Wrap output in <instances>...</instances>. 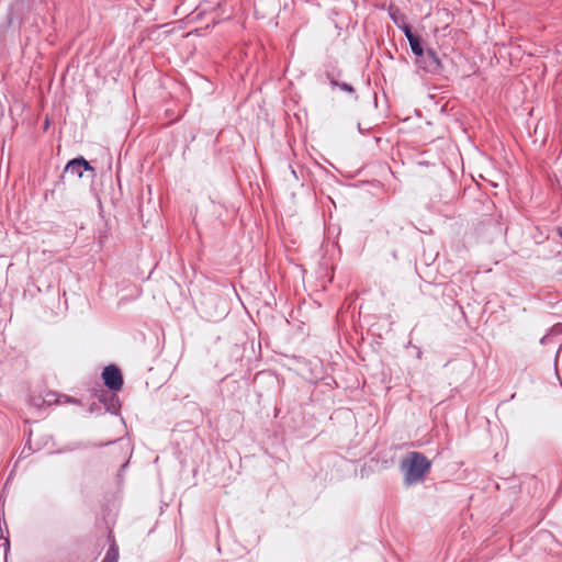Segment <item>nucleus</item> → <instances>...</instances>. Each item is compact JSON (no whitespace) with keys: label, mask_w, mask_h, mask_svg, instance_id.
<instances>
[{"label":"nucleus","mask_w":562,"mask_h":562,"mask_svg":"<svg viewBox=\"0 0 562 562\" xmlns=\"http://www.w3.org/2000/svg\"><path fill=\"white\" fill-rule=\"evenodd\" d=\"M430 468L431 462L422 452L412 451L407 453L401 462L404 483L413 485L423 482Z\"/></svg>","instance_id":"1"},{"label":"nucleus","mask_w":562,"mask_h":562,"mask_svg":"<svg viewBox=\"0 0 562 562\" xmlns=\"http://www.w3.org/2000/svg\"><path fill=\"white\" fill-rule=\"evenodd\" d=\"M104 384L112 391H119L123 385L122 373L115 366H108L102 372Z\"/></svg>","instance_id":"2"},{"label":"nucleus","mask_w":562,"mask_h":562,"mask_svg":"<svg viewBox=\"0 0 562 562\" xmlns=\"http://www.w3.org/2000/svg\"><path fill=\"white\" fill-rule=\"evenodd\" d=\"M83 171H91L94 173V169L83 157L70 160L65 168L66 173H70L77 178H81L83 176Z\"/></svg>","instance_id":"3"},{"label":"nucleus","mask_w":562,"mask_h":562,"mask_svg":"<svg viewBox=\"0 0 562 562\" xmlns=\"http://www.w3.org/2000/svg\"><path fill=\"white\" fill-rule=\"evenodd\" d=\"M426 56L429 59V67L431 70H437L441 67V61L434 49H427Z\"/></svg>","instance_id":"4"},{"label":"nucleus","mask_w":562,"mask_h":562,"mask_svg":"<svg viewBox=\"0 0 562 562\" xmlns=\"http://www.w3.org/2000/svg\"><path fill=\"white\" fill-rule=\"evenodd\" d=\"M119 561V549L115 544H112L103 558L102 562H117Z\"/></svg>","instance_id":"5"},{"label":"nucleus","mask_w":562,"mask_h":562,"mask_svg":"<svg viewBox=\"0 0 562 562\" xmlns=\"http://www.w3.org/2000/svg\"><path fill=\"white\" fill-rule=\"evenodd\" d=\"M409 46H411V49L412 52L416 55V56H423L424 55V49L422 47V43H420V40L418 36H415L413 38H409Z\"/></svg>","instance_id":"6"},{"label":"nucleus","mask_w":562,"mask_h":562,"mask_svg":"<svg viewBox=\"0 0 562 562\" xmlns=\"http://www.w3.org/2000/svg\"><path fill=\"white\" fill-rule=\"evenodd\" d=\"M400 27L402 29V31L404 32V34L408 41H409V38H413L416 36L413 34L412 29L408 24L404 23L403 25H400Z\"/></svg>","instance_id":"7"},{"label":"nucleus","mask_w":562,"mask_h":562,"mask_svg":"<svg viewBox=\"0 0 562 562\" xmlns=\"http://www.w3.org/2000/svg\"><path fill=\"white\" fill-rule=\"evenodd\" d=\"M44 402L52 404L53 402L60 403V400L55 398V394H47Z\"/></svg>","instance_id":"8"},{"label":"nucleus","mask_w":562,"mask_h":562,"mask_svg":"<svg viewBox=\"0 0 562 562\" xmlns=\"http://www.w3.org/2000/svg\"><path fill=\"white\" fill-rule=\"evenodd\" d=\"M340 88H341L342 90H345V91H348V92H352V91H353L352 87H351V86H349L348 83H342V85L340 86Z\"/></svg>","instance_id":"9"},{"label":"nucleus","mask_w":562,"mask_h":562,"mask_svg":"<svg viewBox=\"0 0 562 562\" xmlns=\"http://www.w3.org/2000/svg\"><path fill=\"white\" fill-rule=\"evenodd\" d=\"M390 15H391V19L394 21V23L400 26V24H398V16L396 15V13L395 12H391Z\"/></svg>","instance_id":"10"},{"label":"nucleus","mask_w":562,"mask_h":562,"mask_svg":"<svg viewBox=\"0 0 562 562\" xmlns=\"http://www.w3.org/2000/svg\"><path fill=\"white\" fill-rule=\"evenodd\" d=\"M66 402H74V403H75L76 401H75V400H70V398L66 397Z\"/></svg>","instance_id":"11"}]
</instances>
